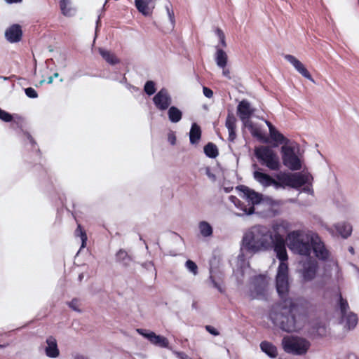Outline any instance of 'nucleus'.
<instances>
[{
    "label": "nucleus",
    "instance_id": "obj_1",
    "mask_svg": "<svg viewBox=\"0 0 359 359\" xmlns=\"http://www.w3.org/2000/svg\"><path fill=\"white\" fill-rule=\"evenodd\" d=\"M308 302L302 298L281 303L278 312L270 314L273 323L286 332L299 330L307 319Z\"/></svg>",
    "mask_w": 359,
    "mask_h": 359
},
{
    "label": "nucleus",
    "instance_id": "obj_46",
    "mask_svg": "<svg viewBox=\"0 0 359 359\" xmlns=\"http://www.w3.org/2000/svg\"><path fill=\"white\" fill-rule=\"evenodd\" d=\"M165 9L167 11V14L169 18V20L171 23L172 27L174 28L175 25V14L174 11L172 8H170L169 5L165 6Z\"/></svg>",
    "mask_w": 359,
    "mask_h": 359
},
{
    "label": "nucleus",
    "instance_id": "obj_38",
    "mask_svg": "<svg viewBox=\"0 0 359 359\" xmlns=\"http://www.w3.org/2000/svg\"><path fill=\"white\" fill-rule=\"evenodd\" d=\"M203 151L206 156L210 158H215L219 155L218 149L212 142H208L205 144Z\"/></svg>",
    "mask_w": 359,
    "mask_h": 359
},
{
    "label": "nucleus",
    "instance_id": "obj_53",
    "mask_svg": "<svg viewBox=\"0 0 359 359\" xmlns=\"http://www.w3.org/2000/svg\"><path fill=\"white\" fill-rule=\"evenodd\" d=\"M205 330L213 336H218L219 334V331L211 325H206Z\"/></svg>",
    "mask_w": 359,
    "mask_h": 359
},
{
    "label": "nucleus",
    "instance_id": "obj_34",
    "mask_svg": "<svg viewBox=\"0 0 359 359\" xmlns=\"http://www.w3.org/2000/svg\"><path fill=\"white\" fill-rule=\"evenodd\" d=\"M99 53L102 57L109 65H114L119 63L120 62L119 59L116 56V55L109 50L100 48H99Z\"/></svg>",
    "mask_w": 359,
    "mask_h": 359
},
{
    "label": "nucleus",
    "instance_id": "obj_27",
    "mask_svg": "<svg viewBox=\"0 0 359 359\" xmlns=\"http://www.w3.org/2000/svg\"><path fill=\"white\" fill-rule=\"evenodd\" d=\"M318 266L315 263H309L304 266L302 276L305 280H313L316 275Z\"/></svg>",
    "mask_w": 359,
    "mask_h": 359
},
{
    "label": "nucleus",
    "instance_id": "obj_56",
    "mask_svg": "<svg viewBox=\"0 0 359 359\" xmlns=\"http://www.w3.org/2000/svg\"><path fill=\"white\" fill-rule=\"evenodd\" d=\"M111 79H113L114 81H118L121 83H124V84L127 83V79H126V77L124 75L122 76L121 79H118V77L117 75H116L114 76H112Z\"/></svg>",
    "mask_w": 359,
    "mask_h": 359
},
{
    "label": "nucleus",
    "instance_id": "obj_13",
    "mask_svg": "<svg viewBox=\"0 0 359 359\" xmlns=\"http://www.w3.org/2000/svg\"><path fill=\"white\" fill-rule=\"evenodd\" d=\"M137 333L148 339L151 344L161 348H169V341L167 338L161 335H157L155 332L145 329H137Z\"/></svg>",
    "mask_w": 359,
    "mask_h": 359
},
{
    "label": "nucleus",
    "instance_id": "obj_54",
    "mask_svg": "<svg viewBox=\"0 0 359 359\" xmlns=\"http://www.w3.org/2000/svg\"><path fill=\"white\" fill-rule=\"evenodd\" d=\"M203 95L208 98H211L213 96V91L208 87L204 86L203 88Z\"/></svg>",
    "mask_w": 359,
    "mask_h": 359
},
{
    "label": "nucleus",
    "instance_id": "obj_29",
    "mask_svg": "<svg viewBox=\"0 0 359 359\" xmlns=\"http://www.w3.org/2000/svg\"><path fill=\"white\" fill-rule=\"evenodd\" d=\"M259 346L262 351L267 355L269 358H276L278 355L277 348L272 343L267 341H263L260 343Z\"/></svg>",
    "mask_w": 359,
    "mask_h": 359
},
{
    "label": "nucleus",
    "instance_id": "obj_18",
    "mask_svg": "<svg viewBox=\"0 0 359 359\" xmlns=\"http://www.w3.org/2000/svg\"><path fill=\"white\" fill-rule=\"evenodd\" d=\"M156 0H135L137 10L144 16H150L155 8Z\"/></svg>",
    "mask_w": 359,
    "mask_h": 359
},
{
    "label": "nucleus",
    "instance_id": "obj_12",
    "mask_svg": "<svg viewBox=\"0 0 359 359\" xmlns=\"http://www.w3.org/2000/svg\"><path fill=\"white\" fill-rule=\"evenodd\" d=\"M153 102L156 109L160 111L167 110L172 104V97L168 90L165 88H161L153 97Z\"/></svg>",
    "mask_w": 359,
    "mask_h": 359
},
{
    "label": "nucleus",
    "instance_id": "obj_47",
    "mask_svg": "<svg viewBox=\"0 0 359 359\" xmlns=\"http://www.w3.org/2000/svg\"><path fill=\"white\" fill-rule=\"evenodd\" d=\"M67 304L73 311L79 313L81 312L79 309V300L78 299L74 298L71 302H68Z\"/></svg>",
    "mask_w": 359,
    "mask_h": 359
},
{
    "label": "nucleus",
    "instance_id": "obj_8",
    "mask_svg": "<svg viewBox=\"0 0 359 359\" xmlns=\"http://www.w3.org/2000/svg\"><path fill=\"white\" fill-rule=\"evenodd\" d=\"M267 283L264 275L255 276L252 278L249 296L252 299H262L266 296Z\"/></svg>",
    "mask_w": 359,
    "mask_h": 359
},
{
    "label": "nucleus",
    "instance_id": "obj_5",
    "mask_svg": "<svg viewBox=\"0 0 359 359\" xmlns=\"http://www.w3.org/2000/svg\"><path fill=\"white\" fill-rule=\"evenodd\" d=\"M255 156L261 163L271 170H278L280 168L279 157L269 147L260 146L255 149Z\"/></svg>",
    "mask_w": 359,
    "mask_h": 359
},
{
    "label": "nucleus",
    "instance_id": "obj_55",
    "mask_svg": "<svg viewBox=\"0 0 359 359\" xmlns=\"http://www.w3.org/2000/svg\"><path fill=\"white\" fill-rule=\"evenodd\" d=\"M174 354L179 358V359H191L189 358L185 353L180 352V351H175Z\"/></svg>",
    "mask_w": 359,
    "mask_h": 359
},
{
    "label": "nucleus",
    "instance_id": "obj_4",
    "mask_svg": "<svg viewBox=\"0 0 359 359\" xmlns=\"http://www.w3.org/2000/svg\"><path fill=\"white\" fill-rule=\"evenodd\" d=\"M276 288L282 302L297 299L298 297H291L289 294L288 265L287 263H280L276 276Z\"/></svg>",
    "mask_w": 359,
    "mask_h": 359
},
{
    "label": "nucleus",
    "instance_id": "obj_41",
    "mask_svg": "<svg viewBox=\"0 0 359 359\" xmlns=\"http://www.w3.org/2000/svg\"><path fill=\"white\" fill-rule=\"evenodd\" d=\"M76 236L80 237L81 240V248H83L86 245L88 240L86 233L84 229L81 227V224H78L77 228L75 230Z\"/></svg>",
    "mask_w": 359,
    "mask_h": 359
},
{
    "label": "nucleus",
    "instance_id": "obj_49",
    "mask_svg": "<svg viewBox=\"0 0 359 359\" xmlns=\"http://www.w3.org/2000/svg\"><path fill=\"white\" fill-rule=\"evenodd\" d=\"M25 95L29 98H36L38 97L37 92L32 87H29L25 89Z\"/></svg>",
    "mask_w": 359,
    "mask_h": 359
},
{
    "label": "nucleus",
    "instance_id": "obj_36",
    "mask_svg": "<svg viewBox=\"0 0 359 359\" xmlns=\"http://www.w3.org/2000/svg\"><path fill=\"white\" fill-rule=\"evenodd\" d=\"M198 229L203 237H210L213 233L212 226L206 221H201L198 223Z\"/></svg>",
    "mask_w": 359,
    "mask_h": 359
},
{
    "label": "nucleus",
    "instance_id": "obj_64",
    "mask_svg": "<svg viewBox=\"0 0 359 359\" xmlns=\"http://www.w3.org/2000/svg\"><path fill=\"white\" fill-rule=\"evenodd\" d=\"M53 76H49V77L48 78L47 83H48V84H50V83H53Z\"/></svg>",
    "mask_w": 359,
    "mask_h": 359
},
{
    "label": "nucleus",
    "instance_id": "obj_24",
    "mask_svg": "<svg viewBox=\"0 0 359 359\" xmlns=\"http://www.w3.org/2000/svg\"><path fill=\"white\" fill-rule=\"evenodd\" d=\"M209 279L215 288H216L220 293H224V290L221 285L223 279V274L222 273L214 271L211 268L210 269Z\"/></svg>",
    "mask_w": 359,
    "mask_h": 359
},
{
    "label": "nucleus",
    "instance_id": "obj_40",
    "mask_svg": "<svg viewBox=\"0 0 359 359\" xmlns=\"http://www.w3.org/2000/svg\"><path fill=\"white\" fill-rule=\"evenodd\" d=\"M70 0H60V7L62 11V13L66 16H72L74 14L75 11L70 6Z\"/></svg>",
    "mask_w": 359,
    "mask_h": 359
},
{
    "label": "nucleus",
    "instance_id": "obj_20",
    "mask_svg": "<svg viewBox=\"0 0 359 359\" xmlns=\"http://www.w3.org/2000/svg\"><path fill=\"white\" fill-rule=\"evenodd\" d=\"M358 322V318L356 313L353 311H348L339 318V323L344 325V328L348 330H353Z\"/></svg>",
    "mask_w": 359,
    "mask_h": 359
},
{
    "label": "nucleus",
    "instance_id": "obj_31",
    "mask_svg": "<svg viewBox=\"0 0 359 359\" xmlns=\"http://www.w3.org/2000/svg\"><path fill=\"white\" fill-rule=\"evenodd\" d=\"M182 111L175 106H170L168 109V117L169 121L172 123L180 122L182 118Z\"/></svg>",
    "mask_w": 359,
    "mask_h": 359
},
{
    "label": "nucleus",
    "instance_id": "obj_51",
    "mask_svg": "<svg viewBox=\"0 0 359 359\" xmlns=\"http://www.w3.org/2000/svg\"><path fill=\"white\" fill-rule=\"evenodd\" d=\"M306 186L302 188L300 190V192H304L310 195L313 194V190L312 189V184L311 181L309 182V183L305 184Z\"/></svg>",
    "mask_w": 359,
    "mask_h": 359
},
{
    "label": "nucleus",
    "instance_id": "obj_7",
    "mask_svg": "<svg viewBox=\"0 0 359 359\" xmlns=\"http://www.w3.org/2000/svg\"><path fill=\"white\" fill-rule=\"evenodd\" d=\"M282 160L283 165L292 171H297L302 169V162L299 158L296 155L294 148L283 145L281 147Z\"/></svg>",
    "mask_w": 359,
    "mask_h": 359
},
{
    "label": "nucleus",
    "instance_id": "obj_43",
    "mask_svg": "<svg viewBox=\"0 0 359 359\" xmlns=\"http://www.w3.org/2000/svg\"><path fill=\"white\" fill-rule=\"evenodd\" d=\"M185 266L187 270L194 275H196L198 273V266L192 260L188 259L185 263Z\"/></svg>",
    "mask_w": 359,
    "mask_h": 359
},
{
    "label": "nucleus",
    "instance_id": "obj_45",
    "mask_svg": "<svg viewBox=\"0 0 359 359\" xmlns=\"http://www.w3.org/2000/svg\"><path fill=\"white\" fill-rule=\"evenodd\" d=\"M0 120L7 123L11 122L13 120V116L0 108Z\"/></svg>",
    "mask_w": 359,
    "mask_h": 359
},
{
    "label": "nucleus",
    "instance_id": "obj_26",
    "mask_svg": "<svg viewBox=\"0 0 359 359\" xmlns=\"http://www.w3.org/2000/svg\"><path fill=\"white\" fill-rule=\"evenodd\" d=\"M244 127L247 128L252 136L254 137L257 138L260 141L263 142H268V140L266 138H264L261 130L259 127H257L256 125H255L250 120L248 121L245 123H243Z\"/></svg>",
    "mask_w": 359,
    "mask_h": 359
},
{
    "label": "nucleus",
    "instance_id": "obj_30",
    "mask_svg": "<svg viewBox=\"0 0 359 359\" xmlns=\"http://www.w3.org/2000/svg\"><path fill=\"white\" fill-rule=\"evenodd\" d=\"M337 232L343 238H348L352 233V226L348 222H339L334 225Z\"/></svg>",
    "mask_w": 359,
    "mask_h": 359
},
{
    "label": "nucleus",
    "instance_id": "obj_37",
    "mask_svg": "<svg viewBox=\"0 0 359 359\" xmlns=\"http://www.w3.org/2000/svg\"><path fill=\"white\" fill-rule=\"evenodd\" d=\"M312 330L319 337H324L327 334V326L323 322H315L312 325Z\"/></svg>",
    "mask_w": 359,
    "mask_h": 359
},
{
    "label": "nucleus",
    "instance_id": "obj_28",
    "mask_svg": "<svg viewBox=\"0 0 359 359\" xmlns=\"http://www.w3.org/2000/svg\"><path fill=\"white\" fill-rule=\"evenodd\" d=\"M201 127L196 123H193L189 131V142L191 144H197L201 138Z\"/></svg>",
    "mask_w": 359,
    "mask_h": 359
},
{
    "label": "nucleus",
    "instance_id": "obj_15",
    "mask_svg": "<svg viewBox=\"0 0 359 359\" xmlns=\"http://www.w3.org/2000/svg\"><path fill=\"white\" fill-rule=\"evenodd\" d=\"M238 189L243 193L246 200L251 203L250 206L254 207L255 205H259L263 201V195L262 194L245 185L239 186Z\"/></svg>",
    "mask_w": 359,
    "mask_h": 359
},
{
    "label": "nucleus",
    "instance_id": "obj_25",
    "mask_svg": "<svg viewBox=\"0 0 359 359\" xmlns=\"http://www.w3.org/2000/svg\"><path fill=\"white\" fill-rule=\"evenodd\" d=\"M216 53L215 55V60L217 65L222 69L226 67L228 62V56L226 53L222 50L218 45L215 46Z\"/></svg>",
    "mask_w": 359,
    "mask_h": 359
},
{
    "label": "nucleus",
    "instance_id": "obj_62",
    "mask_svg": "<svg viewBox=\"0 0 359 359\" xmlns=\"http://www.w3.org/2000/svg\"><path fill=\"white\" fill-rule=\"evenodd\" d=\"M347 359H359V358L355 353H351L347 355Z\"/></svg>",
    "mask_w": 359,
    "mask_h": 359
},
{
    "label": "nucleus",
    "instance_id": "obj_33",
    "mask_svg": "<svg viewBox=\"0 0 359 359\" xmlns=\"http://www.w3.org/2000/svg\"><path fill=\"white\" fill-rule=\"evenodd\" d=\"M115 258L116 262L123 266H128L130 262L133 261L132 257L123 249H120L116 252Z\"/></svg>",
    "mask_w": 359,
    "mask_h": 359
},
{
    "label": "nucleus",
    "instance_id": "obj_14",
    "mask_svg": "<svg viewBox=\"0 0 359 359\" xmlns=\"http://www.w3.org/2000/svg\"><path fill=\"white\" fill-rule=\"evenodd\" d=\"M255 111V109L251 107L250 103L247 100H241L237 106V113L242 123L250 121Z\"/></svg>",
    "mask_w": 359,
    "mask_h": 359
},
{
    "label": "nucleus",
    "instance_id": "obj_42",
    "mask_svg": "<svg viewBox=\"0 0 359 359\" xmlns=\"http://www.w3.org/2000/svg\"><path fill=\"white\" fill-rule=\"evenodd\" d=\"M144 90L148 95H152L156 92L155 83L153 81H147L144 86Z\"/></svg>",
    "mask_w": 359,
    "mask_h": 359
},
{
    "label": "nucleus",
    "instance_id": "obj_32",
    "mask_svg": "<svg viewBox=\"0 0 359 359\" xmlns=\"http://www.w3.org/2000/svg\"><path fill=\"white\" fill-rule=\"evenodd\" d=\"M270 137L276 143L273 147H278V144L287 145L290 143V140L285 137L282 133H280L277 129L269 133Z\"/></svg>",
    "mask_w": 359,
    "mask_h": 359
},
{
    "label": "nucleus",
    "instance_id": "obj_16",
    "mask_svg": "<svg viewBox=\"0 0 359 359\" xmlns=\"http://www.w3.org/2000/svg\"><path fill=\"white\" fill-rule=\"evenodd\" d=\"M284 58L290 62L294 68L296 69L297 72H299L302 76L307 79L308 80L312 81L313 83H315V81L312 78L311 74L309 72V71L306 69V68L304 67V65L299 60H297L294 56L292 55H285L284 56Z\"/></svg>",
    "mask_w": 359,
    "mask_h": 359
},
{
    "label": "nucleus",
    "instance_id": "obj_58",
    "mask_svg": "<svg viewBox=\"0 0 359 359\" xmlns=\"http://www.w3.org/2000/svg\"><path fill=\"white\" fill-rule=\"evenodd\" d=\"M223 69V71H222V75H223L224 77H226V79H231V73H230L229 69H226V67H225V68H224V69Z\"/></svg>",
    "mask_w": 359,
    "mask_h": 359
},
{
    "label": "nucleus",
    "instance_id": "obj_6",
    "mask_svg": "<svg viewBox=\"0 0 359 359\" xmlns=\"http://www.w3.org/2000/svg\"><path fill=\"white\" fill-rule=\"evenodd\" d=\"M282 346L284 351L294 355H305L311 346L310 342L304 338L286 336L282 339Z\"/></svg>",
    "mask_w": 359,
    "mask_h": 359
},
{
    "label": "nucleus",
    "instance_id": "obj_48",
    "mask_svg": "<svg viewBox=\"0 0 359 359\" xmlns=\"http://www.w3.org/2000/svg\"><path fill=\"white\" fill-rule=\"evenodd\" d=\"M215 32H216L217 36L219 38V43H220L221 46L222 47H226V40H225V35H224V32H222V30L217 28L216 29Z\"/></svg>",
    "mask_w": 359,
    "mask_h": 359
},
{
    "label": "nucleus",
    "instance_id": "obj_21",
    "mask_svg": "<svg viewBox=\"0 0 359 359\" xmlns=\"http://www.w3.org/2000/svg\"><path fill=\"white\" fill-rule=\"evenodd\" d=\"M23 144L26 149H31L34 155L37 158H40V149L37 143L32 137L31 134L27 131H23Z\"/></svg>",
    "mask_w": 359,
    "mask_h": 359
},
{
    "label": "nucleus",
    "instance_id": "obj_23",
    "mask_svg": "<svg viewBox=\"0 0 359 359\" xmlns=\"http://www.w3.org/2000/svg\"><path fill=\"white\" fill-rule=\"evenodd\" d=\"M46 343L48 346L45 349L46 355L51 358H57L60 354V351L57 348L56 339L53 337H49L46 339Z\"/></svg>",
    "mask_w": 359,
    "mask_h": 359
},
{
    "label": "nucleus",
    "instance_id": "obj_61",
    "mask_svg": "<svg viewBox=\"0 0 359 359\" xmlns=\"http://www.w3.org/2000/svg\"><path fill=\"white\" fill-rule=\"evenodd\" d=\"M7 4H18L21 3L22 0H4Z\"/></svg>",
    "mask_w": 359,
    "mask_h": 359
},
{
    "label": "nucleus",
    "instance_id": "obj_44",
    "mask_svg": "<svg viewBox=\"0 0 359 359\" xmlns=\"http://www.w3.org/2000/svg\"><path fill=\"white\" fill-rule=\"evenodd\" d=\"M236 118L235 116L232 114H228L226 118V122H225L226 127V128H236Z\"/></svg>",
    "mask_w": 359,
    "mask_h": 359
},
{
    "label": "nucleus",
    "instance_id": "obj_35",
    "mask_svg": "<svg viewBox=\"0 0 359 359\" xmlns=\"http://www.w3.org/2000/svg\"><path fill=\"white\" fill-rule=\"evenodd\" d=\"M286 178V172L278 174L276 175L277 181L273 178L271 182V186L274 187L276 189H278L280 188L285 189V187H288V184L285 182Z\"/></svg>",
    "mask_w": 359,
    "mask_h": 359
},
{
    "label": "nucleus",
    "instance_id": "obj_39",
    "mask_svg": "<svg viewBox=\"0 0 359 359\" xmlns=\"http://www.w3.org/2000/svg\"><path fill=\"white\" fill-rule=\"evenodd\" d=\"M338 308L340 312V316L348 313L349 310V305L346 299H344L341 292L339 291L338 292Z\"/></svg>",
    "mask_w": 359,
    "mask_h": 359
},
{
    "label": "nucleus",
    "instance_id": "obj_19",
    "mask_svg": "<svg viewBox=\"0 0 359 359\" xmlns=\"http://www.w3.org/2000/svg\"><path fill=\"white\" fill-rule=\"evenodd\" d=\"M252 167L255 169L253 172L254 179L264 187H270L273 177L269 174L263 172L256 163L253 164Z\"/></svg>",
    "mask_w": 359,
    "mask_h": 359
},
{
    "label": "nucleus",
    "instance_id": "obj_22",
    "mask_svg": "<svg viewBox=\"0 0 359 359\" xmlns=\"http://www.w3.org/2000/svg\"><path fill=\"white\" fill-rule=\"evenodd\" d=\"M230 201L234 204V205L239 210H241L242 213H236V215L238 217H242L244 215H251L255 212V207L249 206L248 207L243 202H242L240 199H238L236 196H231L229 197Z\"/></svg>",
    "mask_w": 359,
    "mask_h": 359
},
{
    "label": "nucleus",
    "instance_id": "obj_52",
    "mask_svg": "<svg viewBox=\"0 0 359 359\" xmlns=\"http://www.w3.org/2000/svg\"><path fill=\"white\" fill-rule=\"evenodd\" d=\"M168 141L171 145H175L176 143V135L175 132L170 131L168 135Z\"/></svg>",
    "mask_w": 359,
    "mask_h": 359
},
{
    "label": "nucleus",
    "instance_id": "obj_10",
    "mask_svg": "<svg viewBox=\"0 0 359 359\" xmlns=\"http://www.w3.org/2000/svg\"><path fill=\"white\" fill-rule=\"evenodd\" d=\"M311 239V251H313L315 257L321 261L327 260L330 257V251L327 249L319 235L314 232Z\"/></svg>",
    "mask_w": 359,
    "mask_h": 359
},
{
    "label": "nucleus",
    "instance_id": "obj_9",
    "mask_svg": "<svg viewBox=\"0 0 359 359\" xmlns=\"http://www.w3.org/2000/svg\"><path fill=\"white\" fill-rule=\"evenodd\" d=\"M272 246L276 257L279 259L280 263H287L288 256L286 250V243L283 237L279 233L273 234L272 233Z\"/></svg>",
    "mask_w": 359,
    "mask_h": 359
},
{
    "label": "nucleus",
    "instance_id": "obj_3",
    "mask_svg": "<svg viewBox=\"0 0 359 359\" xmlns=\"http://www.w3.org/2000/svg\"><path fill=\"white\" fill-rule=\"evenodd\" d=\"M312 231L294 230L287 235L288 248L294 254L309 257L311 252Z\"/></svg>",
    "mask_w": 359,
    "mask_h": 359
},
{
    "label": "nucleus",
    "instance_id": "obj_63",
    "mask_svg": "<svg viewBox=\"0 0 359 359\" xmlns=\"http://www.w3.org/2000/svg\"><path fill=\"white\" fill-rule=\"evenodd\" d=\"M74 359H88V358L83 355L78 354V355H75Z\"/></svg>",
    "mask_w": 359,
    "mask_h": 359
},
{
    "label": "nucleus",
    "instance_id": "obj_60",
    "mask_svg": "<svg viewBox=\"0 0 359 359\" xmlns=\"http://www.w3.org/2000/svg\"><path fill=\"white\" fill-rule=\"evenodd\" d=\"M144 267L147 269H150L151 268H154V264L152 262H145L142 264Z\"/></svg>",
    "mask_w": 359,
    "mask_h": 359
},
{
    "label": "nucleus",
    "instance_id": "obj_2",
    "mask_svg": "<svg viewBox=\"0 0 359 359\" xmlns=\"http://www.w3.org/2000/svg\"><path fill=\"white\" fill-rule=\"evenodd\" d=\"M272 231L263 225H255L248 229L243 235L240 243L239 259L245 255L251 256L271 249Z\"/></svg>",
    "mask_w": 359,
    "mask_h": 359
},
{
    "label": "nucleus",
    "instance_id": "obj_57",
    "mask_svg": "<svg viewBox=\"0 0 359 359\" xmlns=\"http://www.w3.org/2000/svg\"><path fill=\"white\" fill-rule=\"evenodd\" d=\"M336 267L337 269V274H336V279L338 283L342 280V273L340 269H339L338 264H336Z\"/></svg>",
    "mask_w": 359,
    "mask_h": 359
},
{
    "label": "nucleus",
    "instance_id": "obj_59",
    "mask_svg": "<svg viewBox=\"0 0 359 359\" xmlns=\"http://www.w3.org/2000/svg\"><path fill=\"white\" fill-rule=\"evenodd\" d=\"M265 123L269 128V133L276 129L270 121H266Z\"/></svg>",
    "mask_w": 359,
    "mask_h": 359
},
{
    "label": "nucleus",
    "instance_id": "obj_17",
    "mask_svg": "<svg viewBox=\"0 0 359 359\" xmlns=\"http://www.w3.org/2000/svg\"><path fill=\"white\" fill-rule=\"evenodd\" d=\"M4 35L8 42L18 43L22 39V27L18 24H13L6 29Z\"/></svg>",
    "mask_w": 359,
    "mask_h": 359
},
{
    "label": "nucleus",
    "instance_id": "obj_50",
    "mask_svg": "<svg viewBox=\"0 0 359 359\" xmlns=\"http://www.w3.org/2000/svg\"><path fill=\"white\" fill-rule=\"evenodd\" d=\"M229 132L228 140L230 142H233L236 138V128H226Z\"/></svg>",
    "mask_w": 359,
    "mask_h": 359
},
{
    "label": "nucleus",
    "instance_id": "obj_11",
    "mask_svg": "<svg viewBox=\"0 0 359 359\" xmlns=\"http://www.w3.org/2000/svg\"><path fill=\"white\" fill-rule=\"evenodd\" d=\"M286 177L285 182L288 184V187L297 190L313 180L311 174H303L302 172H288L286 173Z\"/></svg>",
    "mask_w": 359,
    "mask_h": 359
}]
</instances>
